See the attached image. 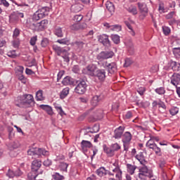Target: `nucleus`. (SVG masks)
<instances>
[{
  "label": "nucleus",
  "instance_id": "nucleus-30",
  "mask_svg": "<svg viewBox=\"0 0 180 180\" xmlns=\"http://www.w3.org/2000/svg\"><path fill=\"white\" fill-rule=\"evenodd\" d=\"M19 18H25V15L23 14V13L15 11L11 15V19H14L15 20H18Z\"/></svg>",
  "mask_w": 180,
  "mask_h": 180
},
{
  "label": "nucleus",
  "instance_id": "nucleus-5",
  "mask_svg": "<svg viewBox=\"0 0 180 180\" xmlns=\"http://www.w3.org/2000/svg\"><path fill=\"white\" fill-rule=\"evenodd\" d=\"M28 155H49V151L41 148H31L27 150Z\"/></svg>",
  "mask_w": 180,
  "mask_h": 180
},
{
  "label": "nucleus",
  "instance_id": "nucleus-37",
  "mask_svg": "<svg viewBox=\"0 0 180 180\" xmlns=\"http://www.w3.org/2000/svg\"><path fill=\"white\" fill-rule=\"evenodd\" d=\"M64 59V61L66 63H70V53L67 51V50H65V51L61 54L60 56Z\"/></svg>",
  "mask_w": 180,
  "mask_h": 180
},
{
  "label": "nucleus",
  "instance_id": "nucleus-19",
  "mask_svg": "<svg viewBox=\"0 0 180 180\" xmlns=\"http://www.w3.org/2000/svg\"><path fill=\"white\" fill-rule=\"evenodd\" d=\"M77 82V81L74 79H72V77L67 76L65 77L63 81H62V84L63 85H75V83Z\"/></svg>",
  "mask_w": 180,
  "mask_h": 180
},
{
  "label": "nucleus",
  "instance_id": "nucleus-57",
  "mask_svg": "<svg viewBox=\"0 0 180 180\" xmlns=\"http://www.w3.org/2000/svg\"><path fill=\"white\" fill-rule=\"evenodd\" d=\"M19 34H20V30L18 28H15L13 31V37L16 39V37H18Z\"/></svg>",
  "mask_w": 180,
  "mask_h": 180
},
{
  "label": "nucleus",
  "instance_id": "nucleus-12",
  "mask_svg": "<svg viewBox=\"0 0 180 180\" xmlns=\"http://www.w3.org/2000/svg\"><path fill=\"white\" fill-rule=\"evenodd\" d=\"M137 5L141 15L146 18L148 15V7H147V4L139 2Z\"/></svg>",
  "mask_w": 180,
  "mask_h": 180
},
{
  "label": "nucleus",
  "instance_id": "nucleus-14",
  "mask_svg": "<svg viewBox=\"0 0 180 180\" xmlns=\"http://www.w3.org/2000/svg\"><path fill=\"white\" fill-rule=\"evenodd\" d=\"M41 167V162L39 160H34L32 162L31 171L32 172H40L39 169Z\"/></svg>",
  "mask_w": 180,
  "mask_h": 180
},
{
  "label": "nucleus",
  "instance_id": "nucleus-6",
  "mask_svg": "<svg viewBox=\"0 0 180 180\" xmlns=\"http://www.w3.org/2000/svg\"><path fill=\"white\" fill-rule=\"evenodd\" d=\"M131 139H133V136L131 135V133L129 131L124 132L122 135V141L123 143L124 151H129V146H130Z\"/></svg>",
  "mask_w": 180,
  "mask_h": 180
},
{
  "label": "nucleus",
  "instance_id": "nucleus-20",
  "mask_svg": "<svg viewBox=\"0 0 180 180\" xmlns=\"http://www.w3.org/2000/svg\"><path fill=\"white\" fill-rule=\"evenodd\" d=\"M112 172L115 173V179L110 178L108 180H122V170L119 167L112 169Z\"/></svg>",
  "mask_w": 180,
  "mask_h": 180
},
{
  "label": "nucleus",
  "instance_id": "nucleus-34",
  "mask_svg": "<svg viewBox=\"0 0 180 180\" xmlns=\"http://www.w3.org/2000/svg\"><path fill=\"white\" fill-rule=\"evenodd\" d=\"M105 6L110 13L115 12V5L113 4V3L110 1H107L105 4Z\"/></svg>",
  "mask_w": 180,
  "mask_h": 180
},
{
  "label": "nucleus",
  "instance_id": "nucleus-40",
  "mask_svg": "<svg viewBox=\"0 0 180 180\" xmlns=\"http://www.w3.org/2000/svg\"><path fill=\"white\" fill-rule=\"evenodd\" d=\"M68 168V164L65 162H60L59 165V169L60 171H63L64 172H67V169Z\"/></svg>",
  "mask_w": 180,
  "mask_h": 180
},
{
  "label": "nucleus",
  "instance_id": "nucleus-58",
  "mask_svg": "<svg viewBox=\"0 0 180 180\" xmlns=\"http://www.w3.org/2000/svg\"><path fill=\"white\" fill-rule=\"evenodd\" d=\"M98 131H99V126L95 124V125L93 127L92 130L89 131V133H98Z\"/></svg>",
  "mask_w": 180,
  "mask_h": 180
},
{
  "label": "nucleus",
  "instance_id": "nucleus-46",
  "mask_svg": "<svg viewBox=\"0 0 180 180\" xmlns=\"http://www.w3.org/2000/svg\"><path fill=\"white\" fill-rule=\"evenodd\" d=\"M162 32L165 36H169V34L171 33V29L167 26H164L162 27Z\"/></svg>",
  "mask_w": 180,
  "mask_h": 180
},
{
  "label": "nucleus",
  "instance_id": "nucleus-49",
  "mask_svg": "<svg viewBox=\"0 0 180 180\" xmlns=\"http://www.w3.org/2000/svg\"><path fill=\"white\" fill-rule=\"evenodd\" d=\"M179 112V109L176 107H173L169 110V113L172 116H175Z\"/></svg>",
  "mask_w": 180,
  "mask_h": 180
},
{
  "label": "nucleus",
  "instance_id": "nucleus-51",
  "mask_svg": "<svg viewBox=\"0 0 180 180\" xmlns=\"http://www.w3.org/2000/svg\"><path fill=\"white\" fill-rule=\"evenodd\" d=\"M41 47H46V46H49V39L47 38H43L41 41Z\"/></svg>",
  "mask_w": 180,
  "mask_h": 180
},
{
  "label": "nucleus",
  "instance_id": "nucleus-61",
  "mask_svg": "<svg viewBox=\"0 0 180 180\" xmlns=\"http://www.w3.org/2000/svg\"><path fill=\"white\" fill-rule=\"evenodd\" d=\"M72 71L75 72V74H78L79 72V65H74Z\"/></svg>",
  "mask_w": 180,
  "mask_h": 180
},
{
  "label": "nucleus",
  "instance_id": "nucleus-22",
  "mask_svg": "<svg viewBox=\"0 0 180 180\" xmlns=\"http://www.w3.org/2000/svg\"><path fill=\"white\" fill-rule=\"evenodd\" d=\"M73 44L76 45L77 51H82V50H84V46L86 47L88 46V44L82 41H76L73 43Z\"/></svg>",
  "mask_w": 180,
  "mask_h": 180
},
{
  "label": "nucleus",
  "instance_id": "nucleus-17",
  "mask_svg": "<svg viewBox=\"0 0 180 180\" xmlns=\"http://www.w3.org/2000/svg\"><path fill=\"white\" fill-rule=\"evenodd\" d=\"M124 132V127H119L114 131V139H122V136H123V133Z\"/></svg>",
  "mask_w": 180,
  "mask_h": 180
},
{
  "label": "nucleus",
  "instance_id": "nucleus-43",
  "mask_svg": "<svg viewBox=\"0 0 180 180\" xmlns=\"http://www.w3.org/2000/svg\"><path fill=\"white\" fill-rule=\"evenodd\" d=\"M52 178L55 180H63L64 179V176L56 172L54 174L52 175Z\"/></svg>",
  "mask_w": 180,
  "mask_h": 180
},
{
  "label": "nucleus",
  "instance_id": "nucleus-48",
  "mask_svg": "<svg viewBox=\"0 0 180 180\" xmlns=\"http://www.w3.org/2000/svg\"><path fill=\"white\" fill-rule=\"evenodd\" d=\"M172 51L175 57H180V47L173 48Z\"/></svg>",
  "mask_w": 180,
  "mask_h": 180
},
{
  "label": "nucleus",
  "instance_id": "nucleus-44",
  "mask_svg": "<svg viewBox=\"0 0 180 180\" xmlns=\"http://www.w3.org/2000/svg\"><path fill=\"white\" fill-rule=\"evenodd\" d=\"M8 139L11 140L13 136H15V133H13V127H8Z\"/></svg>",
  "mask_w": 180,
  "mask_h": 180
},
{
  "label": "nucleus",
  "instance_id": "nucleus-10",
  "mask_svg": "<svg viewBox=\"0 0 180 180\" xmlns=\"http://www.w3.org/2000/svg\"><path fill=\"white\" fill-rule=\"evenodd\" d=\"M139 178H141V176H148V178H153V173L148 171V168L146 167V165H144L143 167H142L139 169Z\"/></svg>",
  "mask_w": 180,
  "mask_h": 180
},
{
  "label": "nucleus",
  "instance_id": "nucleus-62",
  "mask_svg": "<svg viewBox=\"0 0 180 180\" xmlns=\"http://www.w3.org/2000/svg\"><path fill=\"white\" fill-rule=\"evenodd\" d=\"M18 79L22 82V84H26V78L22 73H20V75L18 76Z\"/></svg>",
  "mask_w": 180,
  "mask_h": 180
},
{
  "label": "nucleus",
  "instance_id": "nucleus-18",
  "mask_svg": "<svg viewBox=\"0 0 180 180\" xmlns=\"http://www.w3.org/2000/svg\"><path fill=\"white\" fill-rule=\"evenodd\" d=\"M171 84L174 85V86H176V85H179L180 84V75L178 73H174L171 77Z\"/></svg>",
  "mask_w": 180,
  "mask_h": 180
},
{
  "label": "nucleus",
  "instance_id": "nucleus-16",
  "mask_svg": "<svg viewBox=\"0 0 180 180\" xmlns=\"http://www.w3.org/2000/svg\"><path fill=\"white\" fill-rule=\"evenodd\" d=\"M88 25L85 22L76 23L70 26L71 30H85Z\"/></svg>",
  "mask_w": 180,
  "mask_h": 180
},
{
  "label": "nucleus",
  "instance_id": "nucleus-42",
  "mask_svg": "<svg viewBox=\"0 0 180 180\" xmlns=\"http://www.w3.org/2000/svg\"><path fill=\"white\" fill-rule=\"evenodd\" d=\"M54 33L58 37H63V30L61 27H56Z\"/></svg>",
  "mask_w": 180,
  "mask_h": 180
},
{
  "label": "nucleus",
  "instance_id": "nucleus-23",
  "mask_svg": "<svg viewBox=\"0 0 180 180\" xmlns=\"http://www.w3.org/2000/svg\"><path fill=\"white\" fill-rule=\"evenodd\" d=\"M39 108L43 110H45V112H46V113H48L50 116H53L54 112H53V108L51 106L49 105H39Z\"/></svg>",
  "mask_w": 180,
  "mask_h": 180
},
{
  "label": "nucleus",
  "instance_id": "nucleus-26",
  "mask_svg": "<svg viewBox=\"0 0 180 180\" xmlns=\"http://www.w3.org/2000/svg\"><path fill=\"white\" fill-rule=\"evenodd\" d=\"M135 158L138 160V161H139L142 165H146V162H147L146 161V158H144V154L143 152H140L138 155H136Z\"/></svg>",
  "mask_w": 180,
  "mask_h": 180
},
{
  "label": "nucleus",
  "instance_id": "nucleus-53",
  "mask_svg": "<svg viewBox=\"0 0 180 180\" xmlns=\"http://www.w3.org/2000/svg\"><path fill=\"white\" fill-rule=\"evenodd\" d=\"M36 41H37V36L32 37L30 40V44L31 46H36Z\"/></svg>",
  "mask_w": 180,
  "mask_h": 180
},
{
  "label": "nucleus",
  "instance_id": "nucleus-8",
  "mask_svg": "<svg viewBox=\"0 0 180 180\" xmlns=\"http://www.w3.org/2000/svg\"><path fill=\"white\" fill-rule=\"evenodd\" d=\"M97 69L98 67H96V65L89 64L84 69V73L86 74V75H89V77H95Z\"/></svg>",
  "mask_w": 180,
  "mask_h": 180
},
{
  "label": "nucleus",
  "instance_id": "nucleus-15",
  "mask_svg": "<svg viewBox=\"0 0 180 180\" xmlns=\"http://www.w3.org/2000/svg\"><path fill=\"white\" fill-rule=\"evenodd\" d=\"M34 27H37L39 30L43 31L47 27V25H49L48 20H43L39 22L33 23L32 24Z\"/></svg>",
  "mask_w": 180,
  "mask_h": 180
},
{
  "label": "nucleus",
  "instance_id": "nucleus-4",
  "mask_svg": "<svg viewBox=\"0 0 180 180\" xmlns=\"http://www.w3.org/2000/svg\"><path fill=\"white\" fill-rule=\"evenodd\" d=\"M76 83L77 84L75 89V92L79 95H84V94L86 92V88L88 86L86 82H85L84 79H82L76 81Z\"/></svg>",
  "mask_w": 180,
  "mask_h": 180
},
{
  "label": "nucleus",
  "instance_id": "nucleus-11",
  "mask_svg": "<svg viewBox=\"0 0 180 180\" xmlns=\"http://www.w3.org/2000/svg\"><path fill=\"white\" fill-rule=\"evenodd\" d=\"M98 41L101 44L105 46V47H110V41L109 40V36L106 34H102L98 37Z\"/></svg>",
  "mask_w": 180,
  "mask_h": 180
},
{
  "label": "nucleus",
  "instance_id": "nucleus-60",
  "mask_svg": "<svg viewBox=\"0 0 180 180\" xmlns=\"http://www.w3.org/2000/svg\"><path fill=\"white\" fill-rule=\"evenodd\" d=\"M84 16L82 15H76L74 16V20L75 22H81L82 19H83Z\"/></svg>",
  "mask_w": 180,
  "mask_h": 180
},
{
  "label": "nucleus",
  "instance_id": "nucleus-64",
  "mask_svg": "<svg viewBox=\"0 0 180 180\" xmlns=\"http://www.w3.org/2000/svg\"><path fill=\"white\" fill-rule=\"evenodd\" d=\"M43 165L44 167H50L51 165V161L49 159H46L44 162Z\"/></svg>",
  "mask_w": 180,
  "mask_h": 180
},
{
  "label": "nucleus",
  "instance_id": "nucleus-55",
  "mask_svg": "<svg viewBox=\"0 0 180 180\" xmlns=\"http://www.w3.org/2000/svg\"><path fill=\"white\" fill-rule=\"evenodd\" d=\"M131 64H133V60H131L130 58H126L124 67H130Z\"/></svg>",
  "mask_w": 180,
  "mask_h": 180
},
{
  "label": "nucleus",
  "instance_id": "nucleus-47",
  "mask_svg": "<svg viewBox=\"0 0 180 180\" xmlns=\"http://www.w3.org/2000/svg\"><path fill=\"white\" fill-rule=\"evenodd\" d=\"M110 30L120 32V30H122V26L119 25H111Z\"/></svg>",
  "mask_w": 180,
  "mask_h": 180
},
{
  "label": "nucleus",
  "instance_id": "nucleus-2",
  "mask_svg": "<svg viewBox=\"0 0 180 180\" xmlns=\"http://www.w3.org/2000/svg\"><path fill=\"white\" fill-rule=\"evenodd\" d=\"M100 67H103L107 71L109 77L116 74L117 72V63L116 62L108 63V61L98 62Z\"/></svg>",
  "mask_w": 180,
  "mask_h": 180
},
{
  "label": "nucleus",
  "instance_id": "nucleus-54",
  "mask_svg": "<svg viewBox=\"0 0 180 180\" xmlns=\"http://www.w3.org/2000/svg\"><path fill=\"white\" fill-rule=\"evenodd\" d=\"M57 43H59V44H68L70 43V40L68 39H58Z\"/></svg>",
  "mask_w": 180,
  "mask_h": 180
},
{
  "label": "nucleus",
  "instance_id": "nucleus-21",
  "mask_svg": "<svg viewBox=\"0 0 180 180\" xmlns=\"http://www.w3.org/2000/svg\"><path fill=\"white\" fill-rule=\"evenodd\" d=\"M81 147L83 150L86 151L88 148H92L94 145H92V143L89 141L82 140L81 142Z\"/></svg>",
  "mask_w": 180,
  "mask_h": 180
},
{
  "label": "nucleus",
  "instance_id": "nucleus-24",
  "mask_svg": "<svg viewBox=\"0 0 180 180\" xmlns=\"http://www.w3.org/2000/svg\"><path fill=\"white\" fill-rule=\"evenodd\" d=\"M71 9L72 11L77 13L78 12H81V11L84 9V5L81 4L80 3H77V4H73L71 6Z\"/></svg>",
  "mask_w": 180,
  "mask_h": 180
},
{
  "label": "nucleus",
  "instance_id": "nucleus-7",
  "mask_svg": "<svg viewBox=\"0 0 180 180\" xmlns=\"http://www.w3.org/2000/svg\"><path fill=\"white\" fill-rule=\"evenodd\" d=\"M115 56V52L112 51H101L96 56V59L98 63H102L103 60H108V58H112Z\"/></svg>",
  "mask_w": 180,
  "mask_h": 180
},
{
  "label": "nucleus",
  "instance_id": "nucleus-32",
  "mask_svg": "<svg viewBox=\"0 0 180 180\" xmlns=\"http://www.w3.org/2000/svg\"><path fill=\"white\" fill-rule=\"evenodd\" d=\"M170 65H171L172 70L173 71H176V72L180 71V63H179L172 61V62H171Z\"/></svg>",
  "mask_w": 180,
  "mask_h": 180
},
{
  "label": "nucleus",
  "instance_id": "nucleus-50",
  "mask_svg": "<svg viewBox=\"0 0 180 180\" xmlns=\"http://www.w3.org/2000/svg\"><path fill=\"white\" fill-rule=\"evenodd\" d=\"M7 56L11 58H16V57H18V56L16 55V51L15 50L8 52Z\"/></svg>",
  "mask_w": 180,
  "mask_h": 180
},
{
  "label": "nucleus",
  "instance_id": "nucleus-45",
  "mask_svg": "<svg viewBox=\"0 0 180 180\" xmlns=\"http://www.w3.org/2000/svg\"><path fill=\"white\" fill-rule=\"evenodd\" d=\"M155 91L156 94H158V95H164L165 94V87H159L157 88Z\"/></svg>",
  "mask_w": 180,
  "mask_h": 180
},
{
  "label": "nucleus",
  "instance_id": "nucleus-9",
  "mask_svg": "<svg viewBox=\"0 0 180 180\" xmlns=\"http://www.w3.org/2000/svg\"><path fill=\"white\" fill-rule=\"evenodd\" d=\"M94 77L97 78L100 82H103L106 79V70L105 69H98Z\"/></svg>",
  "mask_w": 180,
  "mask_h": 180
},
{
  "label": "nucleus",
  "instance_id": "nucleus-27",
  "mask_svg": "<svg viewBox=\"0 0 180 180\" xmlns=\"http://www.w3.org/2000/svg\"><path fill=\"white\" fill-rule=\"evenodd\" d=\"M19 147H20V144L18 141L11 142L8 145V148L10 150V151H13V150H16V148H19Z\"/></svg>",
  "mask_w": 180,
  "mask_h": 180
},
{
  "label": "nucleus",
  "instance_id": "nucleus-56",
  "mask_svg": "<svg viewBox=\"0 0 180 180\" xmlns=\"http://www.w3.org/2000/svg\"><path fill=\"white\" fill-rule=\"evenodd\" d=\"M153 151H155L156 155H159V157H161L162 155V154L161 153V148H160L158 146H156Z\"/></svg>",
  "mask_w": 180,
  "mask_h": 180
},
{
  "label": "nucleus",
  "instance_id": "nucleus-38",
  "mask_svg": "<svg viewBox=\"0 0 180 180\" xmlns=\"http://www.w3.org/2000/svg\"><path fill=\"white\" fill-rule=\"evenodd\" d=\"M37 101H44V96H43V90H39L36 93Z\"/></svg>",
  "mask_w": 180,
  "mask_h": 180
},
{
  "label": "nucleus",
  "instance_id": "nucleus-35",
  "mask_svg": "<svg viewBox=\"0 0 180 180\" xmlns=\"http://www.w3.org/2000/svg\"><path fill=\"white\" fill-rule=\"evenodd\" d=\"M127 172H129V174H130L131 175H133V174H134V171H136V168H137V167L132 165L131 164H127Z\"/></svg>",
  "mask_w": 180,
  "mask_h": 180
},
{
  "label": "nucleus",
  "instance_id": "nucleus-41",
  "mask_svg": "<svg viewBox=\"0 0 180 180\" xmlns=\"http://www.w3.org/2000/svg\"><path fill=\"white\" fill-rule=\"evenodd\" d=\"M110 147H111V149L112 150V153H114V154H115V151H119V150H120V148H122L120 145H119V143H117L112 144L110 146Z\"/></svg>",
  "mask_w": 180,
  "mask_h": 180
},
{
  "label": "nucleus",
  "instance_id": "nucleus-13",
  "mask_svg": "<svg viewBox=\"0 0 180 180\" xmlns=\"http://www.w3.org/2000/svg\"><path fill=\"white\" fill-rule=\"evenodd\" d=\"M104 98L105 96L102 93L94 96L91 101V105L98 106V103H99V102H101V101H102Z\"/></svg>",
  "mask_w": 180,
  "mask_h": 180
},
{
  "label": "nucleus",
  "instance_id": "nucleus-59",
  "mask_svg": "<svg viewBox=\"0 0 180 180\" xmlns=\"http://www.w3.org/2000/svg\"><path fill=\"white\" fill-rule=\"evenodd\" d=\"M8 178H14L15 176V172L13 170L8 169V173L6 174Z\"/></svg>",
  "mask_w": 180,
  "mask_h": 180
},
{
  "label": "nucleus",
  "instance_id": "nucleus-3",
  "mask_svg": "<svg viewBox=\"0 0 180 180\" xmlns=\"http://www.w3.org/2000/svg\"><path fill=\"white\" fill-rule=\"evenodd\" d=\"M49 13V7H41V8H39L38 11L32 15V19L33 22H37V20H40V19H43V18H46V16H48Z\"/></svg>",
  "mask_w": 180,
  "mask_h": 180
},
{
  "label": "nucleus",
  "instance_id": "nucleus-31",
  "mask_svg": "<svg viewBox=\"0 0 180 180\" xmlns=\"http://www.w3.org/2000/svg\"><path fill=\"white\" fill-rule=\"evenodd\" d=\"M53 50H54L57 56H60L65 51V49H64V48H61L56 45L53 46Z\"/></svg>",
  "mask_w": 180,
  "mask_h": 180
},
{
  "label": "nucleus",
  "instance_id": "nucleus-1",
  "mask_svg": "<svg viewBox=\"0 0 180 180\" xmlns=\"http://www.w3.org/2000/svg\"><path fill=\"white\" fill-rule=\"evenodd\" d=\"M14 103L18 108H32L34 106V98L32 94H24L18 96Z\"/></svg>",
  "mask_w": 180,
  "mask_h": 180
},
{
  "label": "nucleus",
  "instance_id": "nucleus-33",
  "mask_svg": "<svg viewBox=\"0 0 180 180\" xmlns=\"http://www.w3.org/2000/svg\"><path fill=\"white\" fill-rule=\"evenodd\" d=\"M68 94H70V88L66 87L63 89L60 94V99H64L65 97L68 96Z\"/></svg>",
  "mask_w": 180,
  "mask_h": 180
},
{
  "label": "nucleus",
  "instance_id": "nucleus-36",
  "mask_svg": "<svg viewBox=\"0 0 180 180\" xmlns=\"http://www.w3.org/2000/svg\"><path fill=\"white\" fill-rule=\"evenodd\" d=\"M111 40H112L115 44H119L120 43V37L117 34H111Z\"/></svg>",
  "mask_w": 180,
  "mask_h": 180
},
{
  "label": "nucleus",
  "instance_id": "nucleus-25",
  "mask_svg": "<svg viewBox=\"0 0 180 180\" xmlns=\"http://www.w3.org/2000/svg\"><path fill=\"white\" fill-rule=\"evenodd\" d=\"M103 148L104 153L107 154L108 157H113V155H115V153H113V150H112L111 146L110 148H109L108 147V146H106V144H104L103 145Z\"/></svg>",
  "mask_w": 180,
  "mask_h": 180
},
{
  "label": "nucleus",
  "instance_id": "nucleus-28",
  "mask_svg": "<svg viewBox=\"0 0 180 180\" xmlns=\"http://www.w3.org/2000/svg\"><path fill=\"white\" fill-rule=\"evenodd\" d=\"M40 174H43V171H40V172L31 171L27 175L28 180H36V179L37 178V176H39V175H40Z\"/></svg>",
  "mask_w": 180,
  "mask_h": 180
},
{
  "label": "nucleus",
  "instance_id": "nucleus-39",
  "mask_svg": "<svg viewBox=\"0 0 180 180\" xmlns=\"http://www.w3.org/2000/svg\"><path fill=\"white\" fill-rule=\"evenodd\" d=\"M124 23L126 26L128 27V29L129 30V33H131V36H136V32L133 30V27H131V25L130 24V22H129V21H124Z\"/></svg>",
  "mask_w": 180,
  "mask_h": 180
},
{
  "label": "nucleus",
  "instance_id": "nucleus-29",
  "mask_svg": "<svg viewBox=\"0 0 180 180\" xmlns=\"http://www.w3.org/2000/svg\"><path fill=\"white\" fill-rule=\"evenodd\" d=\"M96 173L98 176L102 177L105 176V175H108V170H106L104 167H101L96 171Z\"/></svg>",
  "mask_w": 180,
  "mask_h": 180
},
{
  "label": "nucleus",
  "instance_id": "nucleus-63",
  "mask_svg": "<svg viewBox=\"0 0 180 180\" xmlns=\"http://www.w3.org/2000/svg\"><path fill=\"white\" fill-rule=\"evenodd\" d=\"M64 74H65V72L64 70H60L58 73L57 81H58L59 79H61V78H63V75H64Z\"/></svg>",
  "mask_w": 180,
  "mask_h": 180
},
{
  "label": "nucleus",
  "instance_id": "nucleus-52",
  "mask_svg": "<svg viewBox=\"0 0 180 180\" xmlns=\"http://www.w3.org/2000/svg\"><path fill=\"white\" fill-rule=\"evenodd\" d=\"M128 12L132 13V15H137V8L133 6L128 8Z\"/></svg>",
  "mask_w": 180,
  "mask_h": 180
}]
</instances>
